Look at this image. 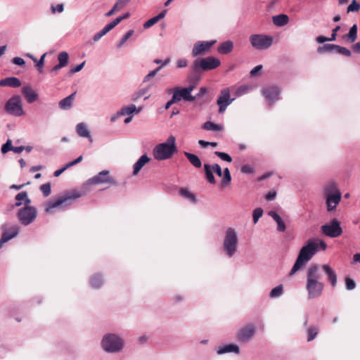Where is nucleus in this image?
I'll list each match as a JSON object with an SVG mask.
<instances>
[{
  "mask_svg": "<svg viewBox=\"0 0 360 360\" xmlns=\"http://www.w3.org/2000/svg\"><path fill=\"white\" fill-rule=\"evenodd\" d=\"M173 95H176L179 101L183 98L186 101H194L195 96L191 95V94L184 88H176L174 89Z\"/></svg>",
  "mask_w": 360,
  "mask_h": 360,
  "instance_id": "412c9836",
  "label": "nucleus"
},
{
  "mask_svg": "<svg viewBox=\"0 0 360 360\" xmlns=\"http://www.w3.org/2000/svg\"><path fill=\"white\" fill-rule=\"evenodd\" d=\"M179 193L184 196V198L188 199L192 202H196V197L195 195L191 193L187 188H181L179 191Z\"/></svg>",
  "mask_w": 360,
  "mask_h": 360,
  "instance_id": "c9c22d12",
  "label": "nucleus"
},
{
  "mask_svg": "<svg viewBox=\"0 0 360 360\" xmlns=\"http://www.w3.org/2000/svg\"><path fill=\"white\" fill-rule=\"evenodd\" d=\"M263 214V210L262 208H256L253 211L252 217H253V222L254 224H256L259 219L262 216Z\"/></svg>",
  "mask_w": 360,
  "mask_h": 360,
  "instance_id": "8fccbe9b",
  "label": "nucleus"
},
{
  "mask_svg": "<svg viewBox=\"0 0 360 360\" xmlns=\"http://www.w3.org/2000/svg\"><path fill=\"white\" fill-rule=\"evenodd\" d=\"M88 183L91 185L108 184L114 186L117 184L114 178L109 175V171L108 170H103L99 172L97 175L89 179Z\"/></svg>",
  "mask_w": 360,
  "mask_h": 360,
  "instance_id": "ddd939ff",
  "label": "nucleus"
},
{
  "mask_svg": "<svg viewBox=\"0 0 360 360\" xmlns=\"http://www.w3.org/2000/svg\"><path fill=\"white\" fill-rule=\"evenodd\" d=\"M176 139L170 136L166 142L158 144L153 149V154L157 160H165L170 158L176 152Z\"/></svg>",
  "mask_w": 360,
  "mask_h": 360,
  "instance_id": "20e7f679",
  "label": "nucleus"
},
{
  "mask_svg": "<svg viewBox=\"0 0 360 360\" xmlns=\"http://www.w3.org/2000/svg\"><path fill=\"white\" fill-rule=\"evenodd\" d=\"M233 49V43L230 41H226L221 43L217 49V51L219 53L221 54H227L232 51Z\"/></svg>",
  "mask_w": 360,
  "mask_h": 360,
  "instance_id": "a878e982",
  "label": "nucleus"
},
{
  "mask_svg": "<svg viewBox=\"0 0 360 360\" xmlns=\"http://www.w3.org/2000/svg\"><path fill=\"white\" fill-rule=\"evenodd\" d=\"M238 247V236L236 230L233 228H228L225 233L223 243L224 250L226 254L231 257L236 252Z\"/></svg>",
  "mask_w": 360,
  "mask_h": 360,
  "instance_id": "423d86ee",
  "label": "nucleus"
},
{
  "mask_svg": "<svg viewBox=\"0 0 360 360\" xmlns=\"http://www.w3.org/2000/svg\"><path fill=\"white\" fill-rule=\"evenodd\" d=\"M130 0H117L115 6L120 10L122 9Z\"/></svg>",
  "mask_w": 360,
  "mask_h": 360,
  "instance_id": "680f3d73",
  "label": "nucleus"
},
{
  "mask_svg": "<svg viewBox=\"0 0 360 360\" xmlns=\"http://www.w3.org/2000/svg\"><path fill=\"white\" fill-rule=\"evenodd\" d=\"M40 190L43 193V194L45 197L49 196L51 194V184L46 183V184H42L40 186Z\"/></svg>",
  "mask_w": 360,
  "mask_h": 360,
  "instance_id": "de8ad7c7",
  "label": "nucleus"
},
{
  "mask_svg": "<svg viewBox=\"0 0 360 360\" xmlns=\"http://www.w3.org/2000/svg\"><path fill=\"white\" fill-rule=\"evenodd\" d=\"M84 65V62H83L81 64L77 65V66L72 68L70 70V72L71 73H75V72H79L83 68Z\"/></svg>",
  "mask_w": 360,
  "mask_h": 360,
  "instance_id": "69168bd1",
  "label": "nucleus"
},
{
  "mask_svg": "<svg viewBox=\"0 0 360 360\" xmlns=\"http://www.w3.org/2000/svg\"><path fill=\"white\" fill-rule=\"evenodd\" d=\"M326 248L327 244L323 240L319 238L309 240L306 245L301 248L289 275L292 276L305 265L318 251L325 250Z\"/></svg>",
  "mask_w": 360,
  "mask_h": 360,
  "instance_id": "f257e3e1",
  "label": "nucleus"
},
{
  "mask_svg": "<svg viewBox=\"0 0 360 360\" xmlns=\"http://www.w3.org/2000/svg\"><path fill=\"white\" fill-rule=\"evenodd\" d=\"M69 59V55L67 52L63 51L60 52L58 56V60L61 66L65 67L68 65Z\"/></svg>",
  "mask_w": 360,
  "mask_h": 360,
  "instance_id": "ea45409f",
  "label": "nucleus"
},
{
  "mask_svg": "<svg viewBox=\"0 0 360 360\" xmlns=\"http://www.w3.org/2000/svg\"><path fill=\"white\" fill-rule=\"evenodd\" d=\"M21 85L20 79L17 77H7L0 80L1 86H11V87H19Z\"/></svg>",
  "mask_w": 360,
  "mask_h": 360,
  "instance_id": "5701e85b",
  "label": "nucleus"
},
{
  "mask_svg": "<svg viewBox=\"0 0 360 360\" xmlns=\"http://www.w3.org/2000/svg\"><path fill=\"white\" fill-rule=\"evenodd\" d=\"M82 194L78 191H67L56 198L49 200L46 205L45 212L50 213L53 208L59 207H65L69 206L72 205L76 199L80 198Z\"/></svg>",
  "mask_w": 360,
  "mask_h": 360,
  "instance_id": "7ed1b4c3",
  "label": "nucleus"
},
{
  "mask_svg": "<svg viewBox=\"0 0 360 360\" xmlns=\"http://www.w3.org/2000/svg\"><path fill=\"white\" fill-rule=\"evenodd\" d=\"M102 347L108 352H118L123 348V340L114 334L105 335L102 340Z\"/></svg>",
  "mask_w": 360,
  "mask_h": 360,
  "instance_id": "0eeeda50",
  "label": "nucleus"
},
{
  "mask_svg": "<svg viewBox=\"0 0 360 360\" xmlns=\"http://www.w3.org/2000/svg\"><path fill=\"white\" fill-rule=\"evenodd\" d=\"M307 341H312L319 333V328L316 326H310L307 329Z\"/></svg>",
  "mask_w": 360,
  "mask_h": 360,
  "instance_id": "4c0bfd02",
  "label": "nucleus"
},
{
  "mask_svg": "<svg viewBox=\"0 0 360 360\" xmlns=\"http://www.w3.org/2000/svg\"><path fill=\"white\" fill-rule=\"evenodd\" d=\"M357 25L354 24L350 28L349 33L345 35L343 38L347 39L350 43L355 41L357 38Z\"/></svg>",
  "mask_w": 360,
  "mask_h": 360,
  "instance_id": "473e14b6",
  "label": "nucleus"
},
{
  "mask_svg": "<svg viewBox=\"0 0 360 360\" xmlns=\"http://www.w3.org/2000/svg\"><path fill=\"white\" fill-rule=\"evenodd\" d=\"M321 269L326 275L327 281L330 283L331 287L335 288L338 282V276L335 271L328 264H323Z\"/></svg>",
  "mask_w": 360,
  "mask_h": 360,
  "instance_id": "6ab92c4d",
  "label": "nucleus"
},
{
  "mask_svg": "<svg viewBox=\"0 0 360 360\" xmlns=\"http://www.w3.org/2000/svg\"><path fill=\"white\" fill-rule=\"evenodd\" d=\"M340 29V26H337L332 31L331 37L328 38L330 41H334L336 39L337 32Z\"/></svg>",
  "mask_w": 360,
  "mask_h": 360,
  "instance_id": "338daca9",
  "label": "nucleus"
},
{
  "mask_svg": "<svg viewBox=\"0 0 360 360\" xmlns=\"http://www.w3.org/2000/svg\"><path fill=\"white\" fill-rule=\"evenodd\" d=\"M179 99L176 95H173L170 101H169L165 105V109H168L172 104L178 103Z\"/></svg>",
  "mask_w": 360,
  "mask_h": 360,
  "instance_id": "052dcab7",
  "label": "nucleus"
},
{
  "mask_svg": "<svg viewBox=\"0 0 360 360\" xmlns=\"http://www.w3.org/2000/svg\"><path fill=\"white\" fill-rule=\"evenodd\" d=\"M248 89V86H239L237 89V90L236 91V94L238 96H241L243 94L246 93Z\"/></svg>",
  "mask_w": 360,
  "mask_h": 360,
  "instance_id": "bf43d9fd",
  "label": "nucleus"
},
{
  "mask_svg": "<svg viewBox=\"0 0 360 360\" xmlns=\"http://www.w3.org/2000/svg\"><path fill=\"white\" fill-rule=\"evenodd\" d=\"M112 29L113 27H112V25L110 23H108L100 32H98L94 36V41H98L102 37L105 35L108 32H110Z\"/></svg>",
  "mask_w": 360,
  "mask_h": 360,
  "instance_id": "72a5a7b5",
  "label": "nucleus"
},
{
  "mask_svg": "<svg viewBox=\"0 0 360 360\" xmlns=\"http://www.w3.org/2000/svg\"><path fill=\"white\" fill-rule=\"evenodd\" d=\"M250 41L256 49H267L273 44V37L264 34H252L250 37Z\"/></svg>",
  "mask_w": 360,
  "mask_h": 360,
  "instance_id": "1a4fd4ad",
  "label": "nucleus"
},
{
  "mask_svg": "<svg viewBox=\"0 0 360 360\" xmlns=\"http://www.w3.org/2000/svg\"><path fill=\"white\" fill-rule=\"evenodd\" d=\"M158 22V21L157 20L155 17H153V18H150V20H147L146 22H145V23L143 24V27L145 29H148V28L152 27L153 25H154Z\"/></svg>",
  "mask_w": 360,
  "mask_h": 360,
  "instance_id": "4d7b16f0",
  "label": "nucleus"
},
{
  "mask_svg": "<svg viewBox=\"0 0 360 360\" xmlns=\"http://www.w3.org/2000/svg\"><path fill=\"white\" fill-rule=\"evenodd\" d=\"M103 284V279L101 276L96 274L94 275L91 279V285L94 288H99Z\"/></svg>",
  "mask_w": 360,
  "mask_h": 360,
  "instance_id": "58836bf2",
  "label": "nucleus"
},
{
  "mask_svg": "<svg viewBox=\"0 0 360 360\" xmlns=\"http://www.w3.org/2000/svg\"><path fill=\"white\" fill-rule=\"evenodd\" d=\"M136 110V105L134 104H131L128 106L122 108L119 114H120L122 115H130V114L133 113L134 112H135Z\"/></svg>",
  "mask_w": 360,
  "mask_h": 360,
  "instance_id": "a19ab883",
  "label": "nucleus"
},
{
  "mask_svg": "<svg viewBox=\"0 0 360 360\" xmlns=\"http://www.w3.org/2000/svg\"><path fill=\"white\" fill-rule=\"evenodd\" d=\"M335 51L338 53L345 56L347 57H349L352 55V53L349 49H347L345 47L340 46L339 45L335 46Z\"/></svg>",
  "mask_w": 360,
  "mask_h": 360,
  "instance_id": "a18cd8bd",
  "label": "nucleus"
},
{
  "mask_svg": "<svg viewBox=\"0 0 360 360\" xmlns=\"http://www.w3.org/2000/svg\"><path fill=\"white\" fill-rule=\"evenodd\" d=\"M22 94L29 103L34 102L38 98V94L30 86H24L22 89Z\"/></svg>",
  "mask_w": 360,
  "mask_h": 360,
  "instance_id": "4be33fe9",
  "label": "nucleus"
},
{
  "mask_svg": "<svg viewBox=\"0 0 360 360\" xmlns=\"http://www.w3.org/2000/svg\"><path fill=\"white\" fill-rule=\"evenodd\" d=\"M240 171L242 173H244V174H252L255 172V169L251 165L247 164V165H244L241 167Z\"/></svg>",
  "mask_w": 360,
  "mask_h": 360,
  "instance_id": "6e6d98bb",
  "label": "nucleus"
},
{
  "mask_svg": "<svg viewBox=\"0 0 360 360\" xmlns=\"http://www.w3.org/2000/svg\"><path fill=\"white\" fill-rule=\"evenodd\" d=\"M321 276L322 274L319 266L312 265L308 269L306 289L309 299L316 298L322 295L325 284L320 281Z\"/></svg>",
  "mask_w": 360,
  "mask_h": 360,
  "instance_id": "f03ea898",
  "label": "nucleus"
},
{
  "mask_svg": "<svg viewBox=\"0 0 360 360\" xmlns=\"http://www.w3.org/2000/svg\"><path fill=\"white\" fill-rule=\"evenodd\" d=\"M134 34L133 30H129L121 39L120 43L117 44L118 47L122 46Z\"/></svg>",
  "mask_w": 360,
  "mask_h": 360,
  "instance_id": "864d4df0",
  "label": "nucleus"
},
{
  "mask_svg": "<svg viewBox=\"0 0 360 360\" xmlns=\"http://www.w3.org/2000/svg\"><path fill=\"white\" fill-rule=\"evenodd\" d=\"M176 67L178 68H186L188 65V60L186 59L182 58L176 60Z\"/></svg>",
  "mask_w": 360,
  "mask_h": 360,
  "instance_id": "13d9d810",
  "label": "nucleus"
},
{
  "mask_svg": "<svg viewBox=\"0 0 360 360\" xmlns=\"http://www.w3.org/2000/svg\"><path fill=\"white\" fill-rule=\"evenodd\" d=\"M277 223V229L278 231H284L285 230V223L283 221V220L281 219V221H278Z\"/></svg>",
  "mask_w": 360,
  "mask_h": 360,
  "instance_id": "774afa93",
  "label": "nucleus"
},
{
  "mask_svg": "<svg viewBox=\"0 0 360 360\" xmlns=\"http://www.w3.org/2000/svg\"><path fill=\"white\" fill-rule=\"evenodd\" d=\"M214 154H215V155H217V157H219V158H221L224 161H226V162H231L232 161L231 157L229 154H227L226 153L219 152V151H215Z\"/></svg>",
  "mask_w": 360,
  "mask_h": 360,
  "instance_id": "49530a36",
  "label": "nucleus"
},
{
  "mask_svg": "<svg viewBox=\"0 0 360 360\" xmlns=\"http://www.w3.org/2000/svg\"><path fill=\"white\" fill-rule=\"evenodd\" d=\"M4 109L9 115L16 117L22 116L25 114L22 101L19 96H14L8 99L5 104Z\"/></svg>",
  "mask_w": 360,
  "mask_h": 360,
  "instance_id": "6e6552de",
  "label": "nucleus"
},
{
  "mask_svg": "<svg viewBox=\"0 0 360 360\" xmlns=\"http://www.w3.org/2000/svg\"><path fill=\"white\" fill-rule=\"evenodd\" d=\"M204 170L205 174V178L207 181L211 184H214L216 183L215 178L213 175L214 172L217 176H222V170L219 165L214 164L210 165L209 164L204 165Z\"/></svg>",
  "mask_w": 360,
  "mask_h": 360,
  "instance_id": "2eb2a0df",
  "label": "nucleus"
},
{
  "mask_svg": "<svg viewBox=\"0 0 360 360\" xmlns=\"http://www.w3.org/2000/svg\"><path fill=\"white\" fill-rule=\"evenodd\" d=\"M269 215L271 216L276 222L281 221V217L274 211H270Z\"/></svg>",
  "mask_w": 360,
  "mask_h": 360,
  "instance_id": "0e129e2a",
  "label": "nucleus"
},
{
  "mask_svg": "<svg viewBox=\"0 0 360 360\" xmlns=\"http://www.w3.org/2000/svg\"><path fill=\"white\" fill-rule=\"evenodd\" d=\"M216 41V40L197 41L192 49V56L197 57L208 53Z\"/></svg>",
  "mask_w": 360,
  "mask_h": 360,
  "instance_id": "f8f14e48",
  "label": "nucleus"
},
{
  "mask_svg": "<svg viewBox=\"0 0 360 360\" xmlns=\"http://www.w3.org/2000/svg\"><path fill=\"white\" fill-rule=\"evenodd\" d=\"M37 215L36 208L30 205L21 208L18 212V220L25 226L31 224L36 219Z\"/></svg>",
  "mask_w": 360,
  "mask_h": 360,
  "instance_id": "9d476101",
  "label": "nucleus"
},
{
  "mask_svg": "<svg viewBox=\"0 0 360 360\" xmlns=\"http://www.w3.org/2000/svg\"><path fill=\"white\" fill-rule=\"evenodd\" d=\"M324 195L340 193L341 192L338 189L336 184L335 182H329L328 183L324 188Z\"/></svg>",
  "mask_w": 360,
  "mask_h": 360,
  "instance_id": "2f4dec72",
  "label": "nucleus"
},
{
  "mask_svg": "<svg viewBox=\"0 0 360 360\" xmlns=\"http://www.w3.org/2000/svg\"><path fill=\"white\" fill-rule=\"evenodd\" d=\"M345 285L347 290H352L356 288V283L352 278L347 277L345 278Z\"/></svg>",
  "mask_w": 360,
  "mask_h": 360,
  "instance_id": "5fc2aeb1",
  "label": "nucleus"
},
{
  "mask_svg": "<svg viewBox=\"0 0 360 360\" xmlns=\"http://www.w3.org/2000/svg\"><path fill=\"white\" fill-rule=\"evenodd\" d=\"M335 46L336 44H327L322 46L318 47L317 51L319 53H331L333 51H335Z\"/></svg>",
  "mask_w": 360,
  "mask_h": 360,
  "instance_id": "e433bc0d",
  "label": "nucleus"
},
{
  "mask_svg": "<svg viewBox=\"0 0 360 360\" xmlns=\"http://www.w3.org/2000/svg\"><path fill=\"white\" fill-rule=\"evenodd\" d=\"M233 100L234 98H231L229 88L221 89L217 101V103L219 105V112L223 113Z\"/></svg>",
  "mask_w": 360,
  "mask_h": 360,
  "instance_id": "4468645a",
  "label": "nucleus"
},
{
  "mask_svg": "<svg viewBox=\"0 0 360 360\" xmlns=\"http://www.w3.org/2000/svg\"><path fill=\"white\" fill-rule=\"evenodd\" d=\"M76 92L72 93L70 96L60 101L58 105L62 110H68L72 105L75 98Z\"/></svg>",
  "mask_w": 360,
  "mask_h": 360,
  "instance_id": "393cba45",
  "label": "nucleus"
},
{
  "mask_svg": "<svg viewBox=\"0 0 360 360\" xmlns=\"http://www.w3.org/2000/svg\"><path fill=\"white\" fill-rule=\"evenodd\" d=\"M202 128L209 131H221L223 129L221 125L213 123L210 121L205 122L202 125Z\"/></svg>",
  "mask_w": 360,
  "mask_h": 360,
  "instance_id": "f704fd0d",
  "label": "nucleus"
},
{
  "mask_svg": "<svg viewBox=\"0 0 360 360\" xmlns=\"http://www.w3.org/2000/svg\"><path fill=\"white\" fill-rule=\"evenodd\" d=\"M255 328L252 324H248L243 327L238 333L237 338L240 342H248L255 335Z\"/></svg>",
  "mask_w": 360,
  "mask_h": 360,
  "instance_id": "dca6fc26",
  "label": "nucleus"
},
{
  "mask_svg": "<svg viewBox=\"0 0 360 360\" xmlns=\"http://www.w3.org/2000/svg\"><path fill=\"white\" fill-rule=\"evenodd\" d=\"M327 205V210L331 212L335 210L337 205L340 203L342 198V194L334 193L331 195H325Z\"/></svg>",
  "mask_w": 360,
  "mask_h": 360,
  "instance_id": "a211bd4d",
  "label": "nucleus"
},
{
  "mask_svg": "<svg viewBox=\"0 0 360 360\" xmlns=\"http://www.w3.org/2000/svg\"><path fill=\"white\" fill-rule=\"evenodd\" d=\"M279 89L277 86H268L262 89L263 96L267 99L271 104L278 100L279 96Z\"/></svg>",
  "mask_w": 360,
  "mask_h": 360,
  "instance_id": "f3484780",
  "label": "nucleus"
},
{
  "mask_svg": "<svg viewBox=\"0 0 360 360\" xmlns=\"http://www.w3.org/2000/svg\"><path fill=\"white\" fill-rule=\"evenodd\" d=\"M12 141L11 139H8L6 142L1 146V153L5 154L10 150H13Z\"/></svg>",
  "mask_w": 360,
  "mask_h": 360,
  "instance_id": "09e8293b",
  "label": "nucleus"
},
{
  "mask_svg": "<svg viewBox=\"0 0 360 360\" xmlns=\"http://www.w3.org/2000/svg\"><path fill=\"white\" fill-rule=\"evenodd\" d=\"M289 22V18L285 14H279L273 17V22L276 26H284Z\"/></svg>",
  "mask_w": 360,
  "mask_h": 360,
  "instance_id": "7c9ffc66",
  "label": "nucleus"
},
{
  "mask_svg": "<svg viewBox=\"0 0 360 360\" xmlns=\"http://www.w3.org/2000/svg\"><path fill=\"white\" fill-rule=\"evenodd\" d=\"M129 14L125 13L124 15L122 16H119L116 18L114 20L110 22V24L112 25V27L114 28L115 26H117L120 22H121L123 20L127 19L129 18Z\"/></svg>",
  "mask_w": 360,
  "mask_h": 360,
  "instance_id": "3c124183",
  "label": "nucleus"
},
{
  "mask_svg": "<svg viewBox=\"0 0 360 360\" xmlns=\"http://www.w3.org/2000/svg\"><path fill=\"white\" fill-rule=\"evenodd\" d=\"M150 161V158L147 155L144 154L141 156L138 161L134 165L133 174L137 175L142 167Z\"/></svg>",
  "mask_w": 360,
  "mask_h": 360,
  "instance_id": "b1692460",
  "label": "nucleus"
},
{
  "mask_svg": "<svg viewBox=\"0 0 360 360\" xmlns=\"http://www.w3.org/2000/svg\"><path fill=\"white\" fill-rule=\"evenodd\" d=\"M323 234L330 238H337L342 235V229L340 226V221L333 219L330 223L321 226Z\"/></svg>",
  "mask_w": 360,
  "mask_h": 360,
  "instance_id": "9b49d317",
  "label": "nucleus"
},
{
  "mask_svg": "<svg viewBox=\"0 0 360 360\" xmlns=\"http://www.w3.org/2000/svg\"><path fill=\"white\" fill-rule=\"evenodd\" d=\"M18 233V227L15 226L11 228L6 230L0 239V248L3 246V245L8 242L9 240L15 237Z\"/></svg>",
  "mask_w": 360,
  "mask_h": 360,
  "instance_id": "aec40b11",
  "label": "nucleus"
},
{
  "mask_svg": "<svg viewBox=\"0 0 360 360\" xmlns=\"http://www.w3.org/2000/svg\"><path fill=\"white\" fill-rule=\"evenodd\" d=\"M227 352H234L238 354L239 347L236 345L231 344L221 347L217 349V354H222Z\"/></svg>",
  "mask_w": 360,
  "mask_h": 360,
  "instance_id": "c756f323",
  "label": "nucleus"
},
{
  "mask_svg": "<svg viewBox=\"0 0 360 360\" xmlns=\"http://www.w3.org/2000/svg\"><path fill=\"white\" fill-rule=\"evenodd\" d=\"M12 62L15 64V65H25V60L21 58H19V57H15L12 59Z\"/></svg>",
  "mask_w": 360,
  "mask_h": 360,
  "instance_id": "e2e57ef3",
  "label": "nucleus"
},
{
  "mask_svg": "<svg viewBox=\"0 0 360 360\" xmlns=\"http://www.w3.org/2000/svg\"><path fill=\"white\" fill-rule=\"evenodd\" d=\"M184 154L193 167L195 168L201 167V160L196 155L188 152H184Z\"/></svg>",
  "mask_w": 360,
  "mask_h": 360,
  "instance_id": "bb28decb",
  "label": "nucleus"
},
{
  "mask_svg": "<svg viewBox=\"0 0 360 360\" xmlns=\"http://www.w3.org/2000/svg\"><path fill=\"white\" fill-rule=\"evenodd\" d=\"M46 56V53H44L41 56L40 59L39 60H37V62H36V67L37 68V70L40 73L43 72V66L44 65V59H45Z\"/></svg>",
  "mask_w": 360,
  "mask_h": 360,
  "instance_id": "603ef678",
  "label": "nucleus"
},
{
  "mask_svg": "<svg viewBox=\"0 0 360 360\" xmlns=\"http://www.w3.org/2000/svg\"><path fill=\"white\" fill-rule=\"evenodd\" d=\"M282 293H283V285H279L271 290L269 295L271 297H276L281 296L282 295Z\"/></svg>",
  "mask_w": 360,
  "mask_h": 360,
  "instance_id": "37998d69",
  "label": "nucleus"
},
{
  "mask_svg": "<svg viewBox=\"0 0 360 360\" xmlns=\"http://www.w3.org/2000/svg\"><path fill=\"white\" fill-rule=\"evenodd\" d=\"M360 9V4L356 0H353L352 3L347 7V13L349 12H358Z\"/></svg>",
  "mask_w": 360,
  "mask_h": 360,
  "instance_id": "c03bdc74",
  "label": "nucleus"
},
{
  "mask_svg": "<svg viewBox=\"0 0 360 360\" xmlns=\"http://www.w3.org/2000/svg\"><path fill=\"white\" fill-rule=\"evenodd\" d=\"M15 200H17L15 205L16 207H19L22 205V200L25 201V207L29 206L31 203V200L30 198H28L27 193L25 191L18 193L15 195Z\"/></svg>",
  "mask_w": 360,
  "mask_h": 360,
  "instance_id": "c85d7f7f",
  "label": "nucleus"
},
{
  "mask_svg": "<svg viewBox=\"0 0 360 360\" xmlns=\"http://www.w3.org/2000/svg\"><path fill=\"white\" fill-rule=\"evenodd\" d=\"M76 129H77V133L78 134V135L79 136L89 138V141L91 142L92 141V139L90 136V132H89V129H87L85 124H84L82 122L79 123L76 127Z\"/></svg>",
  "mask_w": 360,
  "mask_h": 360,
  "instance_id": "cd10ccee",
  "label": "nucleus"
},
{
  "mask_svg": "<svg viewBox=\"0 0 360 360\" xmlns=\"http://www.w3.org/2000/svg\"><path fill=\"white\" fill-rule=\"evenodd\" d=\"M220 65L219 59L213 56H207L195 59L193 63L192 68L195 72H198L200 70L209 71L219 68Z\"/></svg>",
  "mask_w": 360,
  "mask_h": 360,
  "instance_id": "39448f33",
  "label": "nucleus"
},
{
  "mask_svg": "<svg viewBox=\"0 0 360 360\" xmlns=\"http://www.w3.org/2000/svg\"><path fill=\"white\" fill-rule=\"evenodd\" d=\"M223 179L221 180V184L224 186H227L231 181V176L229 168H225L223 172Z\"/></svg>",
  "mask_w": 360,
  "mask_h": 360,
  "instance_id": "79ce46f5",
  "label": "nucleus"
}]
</instances>
